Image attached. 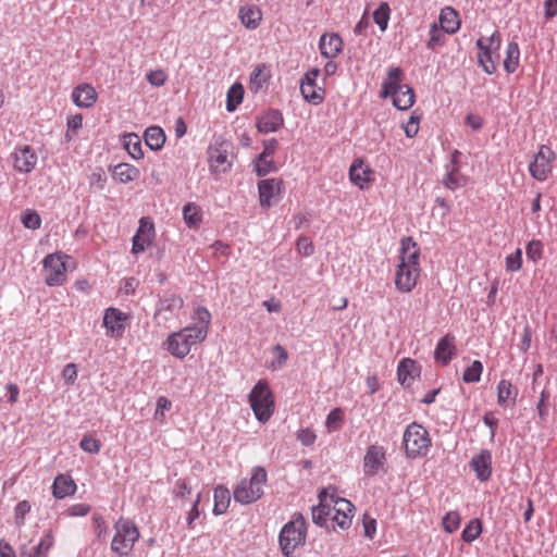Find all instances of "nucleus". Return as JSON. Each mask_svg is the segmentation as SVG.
<instances>
[{
  "label": "nucleus",
  "mask_w": 557,
  "mask_h": 557,
  "mask_svg": "<svg viewBox=\"0 0 557 557\" xmlns=\"http://www.w3.org/2000/svg\"><path fill=\"white\" fill-rule=\"evenodd\" d=\"M505 265L508 272H517L522 267V250L517 248L515 252L505 258Z\"/></svg>",
  "instance_id": "49"
},
{
  "label": "nucleus",
  "mask_w": 557,
  "mask_h": 557,
  "mask_svg": "<svg viewBox=\"0 0 557 557\" xmlns=\"http://www.w3.org/2000/svg\"><path fill=\"white\" fill-rule=\"evenodd\" d=\"M267 481L268 473L265 469L260 466L253 467L251 476L249 479H243L234 488V499L244 505L257 502L263 495V486Z\"/></svg>",
  "instance_id": "5"
},
{
  "label": "nucleus",
  "mask_w": 557,
  "mask_h": 557,
  "mask_svg": "<svg viewBox=\"0 0 557 557\" xmlns=\"http://www.w3.org/2000/svg\"><path fill=\"white\" fill-rule=\"evenodd\" d=\"M556 153L547 145H541L529 164L530 175L539 181H546L553 172Z\"/></svg>",
  "instance_id": "11"
},
{
  "label": "nucleus",
  "mask_w": 557,
  "mask_h": 557,
  "mask_svg": "<svg viewBox=\"0 0 557 557\" xmlns=\"http://www.w3.org/2000/svg\"><path fill=\"white\" fill-rule=\"evenodd\" d=\"M391 10L386 2H382L373 13V20L382 32L387 28Z\"/></svg>",
  "instance_id": "43"
},
{
  "label": "nucleus",
  "mask_w": 557,
  "mask_h": 557,
  "mask_svg": "<svg viewBox=\"0 0 557 557\" xmlns=\"http://www.w3.org/2000/svg\"><path fill=\"white\" fill-rule=\"evenodd\" d=\"M320 76L318 67L308 71L300 83V91L306 101L312 104H320L324 100V88L317 85V79Z\"/></svg>",
  "instance_id": "15"
},
{
  "label": "nucleus",
  "mask_w": 557,
  "mask_h": 557,
  "mask_svg": "<svg viewBox=\"0 0 557 557\" xmlns=\"http://www.w3.org/2000/svg\"><path fill=\"white\" fill-rule=\"evenodd\" d=\"M156 237L154 223L149 216H143L139 220V226L132 239V253L144 252L151 246Z\"/></svg>",
  "instance_id": "14"
},
{
  "label": "nucleus",
  "mask_w": 557,
  "mask_h": 557,
  "mask_svg": "<svg viewBox=\"0 0 557 557\" xmlns=\"http://www.w3.org/2000/svg\"><path fill=\"white\" fill-rule=\"evenodd\" d=\"M21 222L26 228L37 230L41 225V218L35 210L27 209L22 213Z\"/></svg>",
  "instance_id": "45"
},
{
  "label": "nucleus",
  "mask_w": 557,
  "mask_h": 557,
  "mask_svg": "<svg viewBox=\"0 0 557 557\" xmlns=\"http://www.w3.org/2000/svg\"><path fill=\"white\" fill-rule=\"evenodd\" d=\"M113 178L122 184L134 182L139 178L140 171L129 163H119L113 169Z\"/></svg>",
  "instance_id": "31"
},
{
  "label": "nucleus",
  "mask_w": 557,
  "mask_h": 557,
  "mask_svg": "<svg viewBox=\"0 0 557 557\" xmlns=\"http://www.w3.org/2000/svg\"><path fill=\"white\" fill-rule=\"evenodd\" d=\"M115 534L111 542V549L120 557L128 556L138 541L140 533L133 521L120 518L114 524Z\"/></svg>",
  "instance_id": "7"
},
{
  "label": "nucleus",
  "mask_w": 557,
  "mask_h": 557,
  "mask_svg": "<svg viewBox=\"0 0 557 557\" xmlns=\"http://www.w3.org/2000/svg\"><path fill=\"white\" fill-rule=\"evenodd\" d=\"M470 466L480 481H487L492 474V456L488 450H482L471 459Z\"/></svg>",
  "instance_id": "23"
},
{
  "label": "nucleus",
  "mask_w": 557,
  "mask_h": 557,
  "mask_svg": "<svg viewBox=\"0 0 557 557\" xmlns=\"http://www.w3.org/2000/svg\"><path fill=\"white\" fill-rule=\"evenodd\" d=\"M331 503V519L341 529H346L350 525L354 512V505L344 498H335L334 495L330 496Z\"/></svg>",
  "instance_id": "17"
},
{
  "label": "nucleus",
  "mask_w": 557,
  "mask_h": 557,
  "mask_svg": "<svg viewBox=\"0 0 557 557\" xmlns=\"http://www.w3.org/2000/svg\"><path fill=\"white\" fill-rule=\"evenodd\" d=\"M172 407V403L164 396H160L157 399V408L154 411V418L160 422H164L165 416L164 412L170 410Z\"/></svg>",
  "instance_id": "57"
},
{
  "label": "nucleus",
  "mask_w": 557,
  "mask_h": 557,
  "mask_svg": "<svg viewBox=\"0 0 557 557\" xmlns=\"http://www.w3.org/2000/svg\"><path fill=\"white\" fill-rule=\"evenodd\" d=\"M284 183L281 178H268L258 183L260 205L270 208L272 202L281 197Z\"/></svg>",
  "instance_id": "19"
},
{
  "label": "nucleus",
  "mask_w": 557,
  "mask_h": 557,
  "mask_svg": "<svg viewBox=\"0 0 557 557\" xmlns=\"http://www.w3.org/2000/svg\"><path fill=\"white\" fill-rule=\"evenodd\" d=\"M520 49L516 41H511L507 46L506 58L504 60V69L507 73H513L519 66Z\"/></svg>",
  "instance_id": "37"
},
{
  "label": "nucleus",
  "mask_w": 557,
  "mask_h": 557,
  "mask_svg": "<svg viewBox=\"0 0 557 557\" xmlns=\"http://www.w3.org/2000/svg\"><path fill=\"white\" fill-rule=\"evenodd\" d=\"M460 521H461V518L457 511H448L444 516L443 521H442L443 529L447 533H453L456 530H458V528L460 525Z\"/></svg>",
  "instance_id": "47"
},
{
  "label": "nucleus",
  "mask_w": 557,
  "mask_h": 557,
  "mask_svg": "<svg viewBox=\"0 0 557 557\" xmlns=\"http://www.w3.org/2000/svg\"><path fill=\"white\" fill-rule=\"evenodd\" d=\"M500 45L502 37L498 30H495L488 38H480L476 41L480 49L479 63L483 71L490 75L497 70Z\"/></svg>",
  "instance_id": "9"
},
{
  "label": "nucleus",
  "mask_w": 557,
  "mask_h": 557,
  "mask_svg": "<svg viewBox=\"0 0 557 557\" xmlns=\"http://www.w3.org/2000/svg\"><path fill=\"white\" fill-rule=\"evenodd\" d=\"M482 532V523L479 519H472L466 525L461 533V537L465 542L471 543L476 540Z\"/></svg>",
  "instance_id": "42"
},
{
  "label": "nucleus",
  "mask_w": 557,
  "mask_h": 557,
  "mask_svg": "<svg viewBox=\"0 0 557 557\" xmlns=\"http://www.w3.org/2000/svg\"><path fill=\"white\" fill-rule=\"evenodd\" d=\"M466 183L467 178L460 173L459 168L456 164L453 165L443 178V185L450 190H456L465 186Z\"/></svg>",
  "instance_id": "39"
},
{
  "label": "nucleus",
  "mask_w": 557,
  "mask_h": 557,
  "mask_svg": "<svg viewBox=\"0 0 557 557\" xmlns=\"http://www.w3.org/2000/svg\"><path fill=\"white\" fill-rule=\"evenodd\" d=\"M404 446L409 458L425 456L431 447L429 432L422 425L416 422L411 423L404 433Z\"/></svg>",
  "instance_id": "8"
},
{
  "label": "nucleus",
  "mask_w": 557,
  "mask_h": 557,
  "mask_svg": "<svg viewBox=\"0 0 557 557\" xmlns=\"http://www.w3.org/2000/svg\"><path fill=\"white\" fill-rule=\"evenodd\" d=\"M349 180L360 189H368L375 180L374 171L362 159H355L349 168Z\"/></svg>",
  "instance_id": "16"
},
{
  "label": "nucleus",
  "mask_w": 557,
  "mask_h": 557,
  "mask_svg": "<svg viewBox=\"0 0 557 557\" xmlns=\"http://www.w3.org/2000/svg\"><path fill=\"white\" fill-rule=\"evenodd\" d=\"M320 505L312 508V520L314 523L323 525L327 522V517H331V503L326 491L319 494Z\"/></svg>",
  "instance_id": "34"
},
{
  "label": "nucleus",
  "mask_w": 557,
  "mask_h": 557,
  "mask_svg": "<svg viewBox=\"0 0 557 557\" xmlns=\"http://www.w3.org/2000/svg\"><path fill=\"white\" fill-rule=\"evenodd\" d=\"M306 539L307 522L301 513H295L293 519L284 524L278 535L284 557H294V552L305 545Z\"/></svg>",
  "instance_id": "4"
},
{
  "label": "nucleus",
  "mask_w": 557,
  "mask_h": 557,
  "mask_svg": "<svg viewBox=\"0 0 557 557\" xmlns=\"http://www.w3.org/2000/svg\"><path fill=\"white\" fill-rule=\"evenodd\" d=\"M67 131L65 133L66 140H72L77 131L83 126V115L82 114H74L67 119Z\"/></svg>",
  "instance_id": "51"
},
{
  "label": "nucleus",
  "mask_w": 557,
  "mask_h": 557,
  "mask_svg": "<svg viewBox=\"0 0 557 557\" xmlns=\"http://www.w3.org/2000/svg\"><path fill=\"white\" fill-rule=\"evenodd\" d=\"M518 396V389L508 380H500L497 386V403L499 406L515 404Z\"/></svg>",
  "instance_id": "32"
},
{
  "label": "nucleus",
  "mask_w": 557,
  "mask_h": 557,
  "mask_svg": "<svg viewBox=\"0 0 557 557\" xmlns=\"http://www.w3.org/2000/svg\"><path fill=\"white\" fill-rule=\"evenodd\" d=\"M244 88L240 84H234L227 91L226 109L233 112L243 101Z\"/></svg>",
  "instance_id": "41"
},
{
  "label": "nucleus",
  "mask_w": 557,
  "mask_h": 557,
  "mask_svg": "<svg viewBox=\"0 0 557 557\" xmlns=\"http://www.w3.org/2000/svg\"><path fill=\"white\" fill-rule=\"evenodd\" d=\"M419 121H420L419 116L411 114L408 122L404 126V131L408 137L412 138L413 136L417 135V133L419 131Z\"/></svg>",
  "instance_id": "64"
},
{
  "label": "nucleus",
  "mask_w": 557,
  "mask_h": 557,
  "mask_svg": "<svg viewBox=\"0 0 557 557\" xmlns=\"http://www.w3.org/2000/svg\"><path fill=\"white\" fill-rule=\"evenodd\" d=\"M79 446L84 451L98 454L101 448V443L99 440L92 436H84L79 443Z\"/></svg>",
  "instance_id": "56"
},
{
  "label": "nucleus",
  "mask_w": 557,
  "mask_h": 557,
  "mask_svg": "<svg viewBox=\"0 0 557 557\" xmlns=\"http://www.w3.org/2000/svg\"><path fill=\"white\" fill-rule=\"evenodd\" d=\"M443 29L433 23L430 27V38L426 42L429 49H435L436 46L441 45L444 39Z\"/></svg>",
  "instance_id": "54"
},
{
  "label": "nucleus",
  "mask_w": 557,
  "mask_h": 557,
  "mask_svg": "<svg viewBox=\"0 0 557 557\" xmlns=\"http://www.w3.org/2000/svg\"><path fill=\"white\" fill-rule=\"evenodd\" d=\"M168 75L164 70H153L147 74V81L154 87H161L165 84Z\"/></svg>",
  "instance_id": "55"
},
{
  "label": "nucleus",
  "mask_w": 557,
  "mask_h": 557,
  "mask_svg": "<svg viewBox=\"0 0 557 557\" xmlns=\"http://www.w3.org/2000/svg\"><path fill=\"white\" fill-rule=\"evenodd\" d=\"M238 16L246 28L256 29L261 24L262 11L255 4H247L239 9Z\"/></svg>",
  "instance_id": "26"
},
{
  "label": "nucleus",
  "mask_w": 557,
  "mask_h": 557,
  "mask_svg": "<svg viewBox=\"0 0 557 557\" xmlns=\"http://www.w3.org/2000/svg\"><path fill=\"white\" fill-rule=\"evenodd\" d=\"M54 544L52 531H48L37 546L29 552H22L21 557H48L49 549Z\"/></svg>",
  "instance_id": "36"
},
{
  "label": "nucleus",
  "mask_w": 557,
  "mask_h": 557,
  "mask_svg": "<svg viewBox=\"0 0 557 557\" xmlns=\"http://www.w3.org/2000/svg\"><path fill=\"white\" fill-rule=\"evenodd\" d=\"M124 147L133 159L139 160L144 157L141 141L136 134L124 136Z\"/></svg>",
  "instance_id": "40"
},
{
  "label": "nucleus",
  "mask_w": 557,
  "mask_h": 557,
  "mask_svg": "<svg viewBox=\"0 0 557 557\" xmlns=\"http://www.w3.org/2000/svg\"><path fill=\"white\" fill-rule=\"evenodd\" d=\"M30 504L28 500H21L14 508L15 523L21 527L24 524L26 515L30 511Z\"/></svg>",
  "instance_id": "53"
},
{
  "label": "nucleus",
  "mask_w": 557,
  "mask_h": 557,
  "mask_svg": "<svg viewBox=\"0 0 557 557\" xmlns=\"http://www.w3.org/2000/svg\"><path fill=\"white\" fill-rule=\"evenodd\" d=\"M64 381L72 385L77 379V367L75 363H67L62 370Z\"/></svg>",
  "instance_id": "63"
},
{
  "label": "nucleus",
  "mask_w": 557,
  "mask_h": 557,
  "mask_svg": "<svg viewBox=\"0 0 557 557\" xmlns=\"http://www.w3.org/2000/svg\"><path fill=\"white\" fill-rule=\"evenodd\" d=\"M362 525L364 536L373 539L376 532V520L366 513L363 516Z\"/></svg>",
  "instance_id": "59"
},
{
  "label": "nucleus",
  "mask_w": 557,
  "mask_h": 557,
  "mask_svg": "<svg viewBox=\"0 0 557 557\" xmlns=\"http://www.w3.org/2000/svg\"><path fill=\"white\" fill-rule=\"evenodd\" d=\"M90 510L91 507L87 504H74L67 508L66 513L70 517H84L88 515Z\"/></svg>",
  "instance_id": "60"
},
{
  "label": "nucleus",
  "mask_w": 557,
  "mask_h": 557,
  "mask_svg": "<svg viewBox=\"0 0 557 557\" xmlns=\"http://www.w3.org/2000/svg\"><path fill=\"white\" fill-rule=\"evenodd\" d=\"M37 164V154L29 146H23L15 149L14 169L21 173L32 172Z\"/></svg>",
  "instance_id": "22"
},
{
  "label": "nucleus",
  "mask_w": 557,
  "mask_h": 557,
  "mask_svg": "<svg viewBox=\"0 0 557 557\" xmlns=\"http://www.w3.org/2000/svg\"><path fill=\"white\" fill-rule=\"evenodd\" d=\"M386 449L377 444L368 446L363 456V472L368 476H374L386 471Z\"/></svg>",
  "instance_id": "13"
},
{
  "label": "nucleus",
  "mask_w": 557,
  "mask_h": 557,
  "mask_svg": "<svg viewBox=\"0 0 557 557\" xmlns=\"http://www.w3.org/2000/svg\"><path fill=\"white\" fill-rule=\"evenodd\" d=\"M184 305V301L181 297L178 296H175V295H170L168 297H164L161 301H160V307H159V311H171V312H174V311H177L180 310Z\"/></svg>",
  "instance_id": "48"
},
{
  "label": "nucleus",
  "mask_w": 557,
  "mask_h": 557,
  "mask_svg": "<svg viewBox=\"0 0 557 557\" xmlns=\"http://www.w3.org/2000/svg\"><path fill=\"white\" fill-rule=\"evenodd\" d=\"M195 318L201 324L200 327H205L207 331L211 322V313L205 307H198L195 311Z\"/></svg>",
  "instance_id": "62"
},
{
  "label": "nucleus",
  "mask_w": 557,
  "mask_h": 557,
  "mask_svg": "<svg viewBox=\"0 0 557 557\" xmlns=\"http://www.w3.org/2000/svg\"><path fill=\"white\" fill-rule=\"evenodd\" d=\"M270 78L271 71L269 66H267L265 64L257 65L250 75L249 89L252 92H258L259 90L267 87Z\"/></svg>",
  "instance_id": "29"
},
{
  "label": "nucleus",
  "mask_w": 557,
  "mask_h": 557,
  "mask_svg": "<svg viewBox=\"0 0 557 557\" xmlns=\"http://www.w3.org/2000/svg\"><path fill=\"white\" fill-rule=\"evenodd\" d=\"M76 492V484L69 474L60 473L54 478L52 485V494L55 498L62 499L66 496L74 495Z\"/></svg>",
  "instance_id": "25"
},
{
  "label": "nucleus",
  "mask_w": 557,
  "mask_h": 557,
  "mask_svg": "<svg viewBox=\"0 0 557 557\" xmlns=\"http://www.w3.org/2000/svg\"><path fill=\"white\" fill-rule=\"evenodd\" d=\"M230 148V143L224 140L215 141L208 147V163L212 173L221 174L231 170Z\"/></svg>",
  "instance_id": "12"
},
{
  "label": "nucleus",
  "mask_w": 557,
  "mask_h": 557,
  "mask_svg": "<svg viewBox=\"0 0 557 557\" xmlns=\"http://www.w3.org/2000/svg\"><path fill=\"white\" fill-rule=\"evenodd\" d=\"M525 253L529 260L536 263L543 258V244L539 239H532L528 243Z\"/></svg>",
  "instance_id": "46"
},
{
  "label": "nucleus",
  "mask_w": 557,
  "mask_h": 557,
  "mask_svg": "<svg viewBox=\"0 0 557 557\" xmlns=\"http://www.w3.org/2000/svg\"><path fill=\"white\" fill-rule=\"evenodd\" d=\"M65 259L70 256L62 252L49 253L42 261L45 283L48 286H60L66 281Z\"/></svg>",
  "instance_id": "10"
},
{
  "label": "nucleus",
  "mask_w": 557,
  "mask_h": 557,
  "mask_svg": "<svg viewBox=\"0 0 557 557\" xmlns=\"http://www.w3.org/2000/svg\"><path fill=\"white\" fill-rule=\"evenodd\" d=\"M185 224L193 230H198L202 223V210L195 202H188L183 208Z\"/></svg>",
  "instance_id": "33"
},
{
  "label": "nucleus",
  "mask_w": 557,
  "mask_h": 557,
  "mask_svg": "<svg viewBox=\"0 0 557 557\" xmlns=\"http://www.w3.org/2000/svg\"><path fill=\"white\" fill-rule=\"evenodd\" d=\"M283 125V116L276 110H270L258 119L257 127L260 133L276 132Z\"/></svg>",
  "instance_id": "27"
},
{
  "label": "nucleus",
  "mask_w": 557,
  "mask_h": 557,
  "mask_svg": "<svg viewBox=\"0 0 557 557\" xmlns=\"http://www.w3.org/2000/svg\"><path fill=\"white\" fill-rule=\"evenodd\" d=\"M441 28L447 34H455L460 28V20L457 11L451 7L442 9L440 14Z\"/></svg>",
  "instance_id": "30"
},
{
  "label": "nucleus",
  "mask_w": 557,
  "mask_h": 557,
  "mask_svg": "<svg viewBox=\"0 0 557 557\" xmlns=\"http://www.w3.org/2000/svg\"><path fill=\"white\" fill-rule=\"evenodd\" d=\"M344 419V413L342 409L335 408L333 409L326 417L325 425L329 432H334L341 428V424Z\"/></svg>",
  "instance_id": "50"
},
{
  "label": "nucleus",
  "mask_w": 557,
  "mask_h": 557,
  "mask_svg": "<svg viewBox=\"0 0 557 557\" xmlns=\"http://www.w3.org/2000/svg\"><path fill=\"white\" fill-rule=\"evenodd\" d=\"M248 399L256 419L261 423L268 422L275 408L269 383L265 380L258 381L249 393Z\"/></svg>",
  "instance_id": "6"
},
{
  "label": "nucleus",
  "mask_w": 557,
  "mask_h": 557,
  "mask_svg": "<svg viewBox=\"0 0 557 557\" xmlns=\"http://www.w3.org/2000/svg\"><path fill=\"white\" fill-rule=\"evenodd\" d=\"M207 338L205 327L186 326L178 332L168 335L165 341L166 350L175 358L184 359L191 350V347Z\"/></svg>",
  "instance_id": "3"
},
{
  "label": "nucleus",
  "mask_w": 557,
  "mask_h": 557,
  "mask_svg": "<svg viewBox=\"0 0 557 557\" xmlns=\"http://www.w3.org/2000/svg\"><path fill=\"white\" fill-rule=\"evenodd\" d=\"M456 350L455 336L451 334H446L438 341L434 351V358L443 366H447L453 356L456 354Z\"/></svg>",
  "instance_id": "24"
},
{
  "label": "nucleus",
  "mask_w": 557,
  "mask_h": 557,
  "mask_svg": "<svg viewBox=\"0 0 557 557\" xmlns=\"http://www.w3.org/2000/svg\"><path fill=\"white\" fill-rule=\"evenodd\" d=\"M404 72L400 67H391L382 84L381 97L393 99V104L399 110L410 109L416 100L414 91L411 87L403 84Z\"/></svg>",
  "instance_id": "2"
},
{
  "label": "nucleus",
  "mask_w": 557,
  "mask_h": 557,
  "mask_svg": "<svg viewBox=\"0 0 557 557\" xmlns=\"http://www.w3.org/2000/svg\"><path fill=\"white\" fill-rule=\"evenodd\" d=\"M275 170V165L272 158L261 159V153L255 162V171L258 176H264L268 173Z\"/></svg>",
  "instance_id": "52"
},
{
  "label": "nucleus",
  "mask_w": 557,
  "mask_h": 557,
  "mask_svg": "<svg viewBox=\"0 0 557 557\" xmlns=\"http://www.w3.org/2000/svg\"><path fill=\"white\" fill-rule=\"evenodd\" d=\"M296 247H297L298 252L306 257L311 256L314 251V247H313L311 240L307 237L298 238Z\"/></svg>",
  "instance_id": "61"
},
{
  "label": "nucleus",
  "mask_w": 557,
  "mask_h": 557,
  "mask_svg": "<svg viewBox=\"0 0 557 557\" xmlns=\"http://www.w3.org/2000/svg\"><path fill=\"white\" fill-rule=\"evenodd\" d=\"M417 375H419V368L414 360L405 358L399 362L397 376L401 385L409 386Z\"/></svg>",
  "instance_id": "28"
},
{
  "label": "nucleus",
  "mask_w": 557,
  "mask_h": 557,
  "mask_svg": "<svg viewBox=\"0 0 557 557\" xmlns=\"http://www.w3.org/2000/svg\"><path fill=\"white\" fill-rule=\"evenodd\" d=\"M129 315L117 308H108L103 315V326L112 337L123 336Z\"/></svg>",
  "instance_id": "18"
},
{
  "label": "nucleus",
  "mask_w": 557,
  "mask_h": 557,
  "mask_svg": "<svg viewBox=\"0 0 557 557\" xmlns=\"http://www.w3.org/2000/svg\"><path fill=\"white\" fill-rule=\"evenodd\" d=\"M420 253V247L412 237H405L400 240L394 284L395 288L401 294L411 293L420 281L422 272Z\"/></svg>",
  "instance_id": "1"
},
{
  "label": "nucleus",
  "mask_w": 557,
  "mask_h": 557,
  "mask_svg": "<svg viewBox=\"0 0 557 557\" xmlns=\"http://www.w3.org/2000/svg\"><path fill=\"white\" fill-rule=\"evenodd\" d=\"M71 98L76 107L89 109L97 102L98 92L92 85L82 83L72 90Z\"/></svg>",
  "instance_id": "20"
},
{
  "label": "nucleus",
  "mask_w": 557,
  "mask_h": 557,
  "mask_svg": "<svg viewBox=\"0 0 557 557\" xmlns=\"http://www.w3.org/2000/svg\"><path fill=\"white\" fill-rule=\"evenodd\" d=\"M483 372V364L479 360H474L470 367H468L463 374L462 380L466 383L479 382Z\"/></svg>",
  "instance_id": "44"
},
{
  "label": "nucleus",
  "mask_w": 557,
  "mask_h": 557,
  "mask_svg": "<svg viewBox=\"0 0 557 557\" xmlns=\"http://www.w3.org/2000/svg\"><path fill=\"white\" fill-rule=\"evenodd\" d=\"M145 141L152 150H159L165 143V135L161 127L151 126L145 132Z\"/></svg>",
  "instance_id": "38"
},
{
  "label": "nucleus",
  "mask_w": 557,
  "mask_h": 557,
  "mask_svg": "<svg viewBox=\"0 0 557 557\" xmlns=\"http://www.w3.org/2000/svg\"><path fill=\"white\" fill-rule=\"evenodd\" d=\"M319 50L322 57L333 60L343 50V39L336 33H325L319 40Z\"/></svg>",
  "instance_id": "21"
},
{
  "label": "nucleus",
  "mask_w": 557,
  "mask_h": 557,
  "mask_svg": "<svg viewBox=\"0 0 557 557\" xmlns=\"http://www.w3.org/2000/svg\"><path fill=\"white\" fill-rule=\"evenodd\" d=\"M214 506H213V512L214 515H223L226 512L230 503H231V493L227 487L223 485H218L214 488Z\"/></svg>",
  "instance_id": "35"
},
{
  "label": "nucleus",
  "mask_w": 557,
  "mask_h": 557,
  "mask_svg": "<svg viewBox=\"0 0 557 557\" xmlns=\"http://www.w3.org/2000/svg\"><path fill=\"white\" fill-rule=\"evenodd\" d=\"M173 493L175 498L185 499L191 494V488L188 486L186 480L180 479L174 485Z\"/></svg>",
  "instance_id": "58"
}]
</instances>
